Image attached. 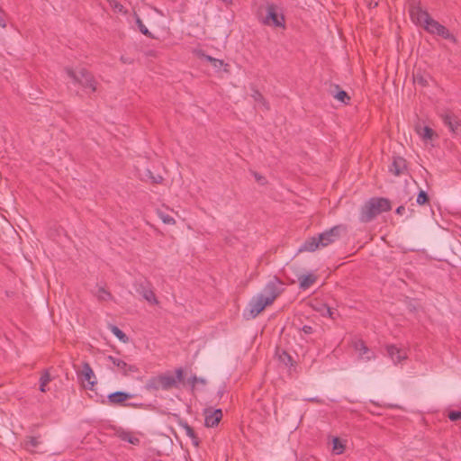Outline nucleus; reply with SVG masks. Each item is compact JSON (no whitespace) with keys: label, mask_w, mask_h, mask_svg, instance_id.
<instances>
[{"label":"nucleus","mask_w":461,"mask_h":461,"mask_svg":"<svg viewBox=\"0 0 461 461\" xmlns=\"http://www.w3.org/2000/svg\"><path fill=\"white\" fill-rule=\"evenodd\" d=\"M335 98L343 104H347L349 101V96L344 90H339L336 95Z\"/></svg>","instance_id":"7c9ffc66"},{"label":"nucleus","mask_w":461,"mask_h":461,"mask_svg":"<svg viewBox=\"0 0 461 461\" xmlns=\"http://www.w3.org/2000/svg\"><path fill=\"white\" fill-rule=\"evenodd\" d=\"M175 373L176 376L170 374H162L151 377L148 380L146 388L149 391H168L172 388L177 387L178 384L182 382L184 378V372L182 368H176Z\"/></svg>","instance_id":"20e7f679"},{"label":"nucleus","mask_w":461,"mask_h":461,"mask_svg":"<svg viewBox=\"0 0 461 461\" xmlns=\"http://www.w3.org/2000/svg\"><path fill=\"white\" fill-rule=\"evenodd\" d=\"M157 215L165 224L174 225L176 223V221L173 217H171L170 215H168L160 209L157 210Z\"/></svg>","instance_id":"b1692460"},{"label":"nucleus","mask_w":461,"mask_h":461,"mask_svg":"<svg viewBox=\"0 0 461 461\" xmlns=\"http://www.w3.org/2000/svg\"><path fill=\"white\" fill-rule=\"evenodd\" d=\"M142 297L150 304H158L153 290H140Z\"/></svg>","instance_id":"6ab92c4d"},{"label":"nucleus","mask_w":461,"mask_h":461,"mask_svg":"<svg viewBox=\"0 0 461 461\" xmlns=\"http://www.w3.org/2000/svg\"><path fill=\"white\" fill-rule=\"evenodd\" d=\"M52 380L51 375L49 370H44L40 377V391L41 393H46L48 391L47 385Z\"/></svg>","instance_id":"f3484780"},{"label":"nucleus","mask_w":461,"mask_h":461,"mask_svg":"<svg viewBox=\"0 0 461 461\" xmlns=\"http://www.w3.org/2000/svg\"><path fill=\"white\" fill-rule=\"evenodd\" d=\"M146 176H149L151 182L155 184H159L163 180V177L161 176H153L150 170H147Z\"/></svg>","instance_id":"473e14b6"},{"label":"nucleus","mask_w":461,"mask_h":461,"mask_svg":"<svg viewBox=\"0 0 461 461\" xmlns=\"http://www.w3.org/2000/svg\"><path fill=\"white\" fill-rule=\"evenodd\" d=\"M262 23L269 26L285 28V17L277 13V6L274 4H267V15Z\"/></svg>","instance_id":"0eeeda50"},{"label":"nucleus","mask_w":461,"mask_h":461,"mask_svg":"<svg viewBox=\"0 0 461 461\" xmlns=\"http://www.w3.org/2000/svg\"><path fill=\"white\" fill-rule=\"evenodd\" d=\"M122 5L117 6V9H119L120 11L122 10Z\"/></svg>","instance_id":"a18cd8bd"},{"label":"nucleus","mask_w":461,"mask_h":461,"mask_svg":"<svg viewBox=\"0 0 461 461\" xmlns=\"http://www.w3.org/2000/svg\"><path fill=\"white\" fill-rule=\"evenodd\" d=\"M122 5L117 6V9H119L120 11L122 10Z\"/></svg>","instance_id":"c03bdc74"},{"label":"nucleus","mask_w":461,"mask_h":461,"mask_svg":"<svg viewBox=\"0 0 461 461\" xmlns=\"http://www.w3.org/2000/svg\"><path fill=\"white\" fill-rule=\"evenodd\" d=\"M40 444V440L36 437H29L27 440L25 441V447L28 450H32L33 448L37 447Z\"/></svg>","instance_id":"cd10ccee"},{"label":"nucleus","mask_w":461,"mask_h":461,"mask_svg":"<svg viewBox=\"0 0 461 461\" xmlns=\"http://www.w3.org/2000/svg\"><path fill=\"white\" fill-rule=\"evenodd\" d=\"M405 212V207H404V206H402V205L399 206V207L396 209V213H397V214L402 215V214H403V212Z\"/></svg>","instance_id":"4c0bfd02"},{"label":"nucleus","mask_w":461,"mask_h":461,"mask_svg":"<svg viewBox=\"0 0 461 461\" xmlns=\"http://www.w3.org/2000/svg\"><path fill=\"white\" fill-rule=\"evenodd\" d=\"M78 376L83 380L87 382V388L89 390H93L94 386L97 384L96 376L87 362H84L82 364V368L78 373Z\"/></svg>","instance_id":"9d476101"},{"label":"nucleus","mask_w":461,"mask_h":461,"mask_svg":"<svg viewBox=\"0 0 461 461\" xmlns=\"http://www.w3.org/2000/svg\"><path fill=\"white\" fill-rule=\"evenodd\" d=\"M121 59L123 61V62H127L126 61V59H124L123 57L121 58Z\"/></svg>","instance_id":"37998d69"},{"label":"nucleus","mask_w":461,"mask_h":461,"mask_svg":"<svg viewBox=\"0 0 461 461\" xmlns=\"http://www.w3.org/2000/svg\"><path fill=\"white\" fill-rule=\"evenodd\" d=\"M352 347L357 352L362 359L369 361L375 357V355L370 352V349L366 346L362 339H355L352 341Z\"/></svg>","instance_id":"ddd939ff"},{"label":"nucleus","mask_w":461,"mask_h":461,"mask_svg":"<svg viewBox=\"0 0 461 461\" xmlns=\"http://www.w3.org/2000/svg\"><path fill=\"white\" fill-rule=\"evenodd\" d=\"M203 57L204 58V59L209 61L216 69H220L223 66L228 67V65L225 64L224 61L221 59H215L209 55H204V54L203 55Z\"/></svg>","instance_id":"393cba45"},{"label":"nucleus","mask_w":461,"mask_h":461,"mask_svg":"<svg viewBox=\"0 0 461 461\" xmlns=\"http://www.w3.org/2000/svg\"><path fill=\"white\" fill-rule=\"evenodd\" d=\"M307 401L317 402V403H321L322 402V400L319 399L318 397L309 398V399H307Z\"/></svg>","instance_id":"58836bf2"},{"label":"nucleus","mask_w":461,"mask_h":461,"mask_svg":"<svg viewBox=\"0 0 461 461\" xmlns=\"http://www.w3.org/2000/svg\"><path fill=\"white\" fill-rule=\"evenodd\" d=\"M280 294L279 290H265L254 295L242 312L245 320L258 317L267 306L271 305Z\"/></svg>","instance_id":"f03ea898"},{"label":"nucleus","mask_w":461,"mask_h":461,"mask_svg":"<svg viewBox=\"0 0 461 461\" xmlns=\"http://www.w3.org/2000/svg\"><path fill=\"white\" fill-rule=\"evenodd\" d=\"M415 310H416L415 306H411V311H415Z\"/></svg>","instance_id":"79ce46f5"},{"label":"nucleus","mask_w":461,"mask_h":461,"mask_svg":"<svg viewBox=\"0 0 461 461\" xmlns=\"http://www.w3.org/2000/svg\"><path fill=\"white\" fill-rule=\"evenodd\" d=\"M251 97L258 104L263 106L266 110L269 109L267 103L258 90H253Z\"/></svg>","instance_id":"aec40b11"},{"label":"nucleus","mask_w":461,"mask_h":461,"mask_svg":"<svg viewBox=\"0 0 461 461\" xmlns=\"http://www.w3.org/2000/svg\"><path fill=\"white\" fill-rule=\"evenodd\" d=\"M448 419L452 421H456L461 420V411H452L447 415Z\"/></svg>","instance_id":"72a5a7b5"},{"label":"nucleus","mask_w":461,"mask_h":461,"mask_svg":"<svg viewBox=\"0 0 461 461\" xmlns=\"http://www.w3.org/2000/svg\"><path fill=\"white\" fill-rule=\"evenodd\" d=\"M444 124L449 131L456 135L461 134V122L458 118L450 112H446L440 115Z\"/></svg>","instance_id":"1a4fd4ad"},{"label":"nucleus","mask_w":461,"mask_h":461,"mask_svg":"<svg viewBox=\"0 0 461 461\" xmlns=\"http://www.w3.org/2000/svg\"><path fill=\"white\" fill-rule=\"evenodd\" d=\"M255 177L258 181H261L263 177L261 176H258L257 173H255Z\"/></svg>","instance_id":"a19ab883"},{"label":"nucleus","mask_w":461,"mask_h":461,"mask_svg":"<svg viewBox=\"0 0 461 461\" xmlns=\"http://www.w3.org/2000/svg\"><path fill=\"white\" fill-rule=\"evenodd\" d=\"M303 332H304V333H306V334H310V333H312V328L311 326L304 325V326L303 327Z\"/></svg>","instance_id":"e433bc0d"},{"label":"nucleus","mask_w":461,"mask_h":461,"mask_svg":"<svg viewBox=\"0 0 461 461\" xmlns=\"http://www.w3.org/2000/svg\"><path fill=\"white\" fill-rule=\"evenodd\" d=\"M391 209V203L388 199L383 197L370 198L361 207L359 221L364 223L370 222L380 213Z\"/></svg>","instance_id":"7ed1b4c3"},{"label":"nucleus","mask_w":461,"mask_h":461,"mask_svg":"<svg viewBox=\"0 0 461 461\" xmlns=\"http://www.w3.org/2000/svg\"><path fill=\"white\" fill-rule=\"evenodd\" d=\"M120 438L123 441L129 442L132 445H139L140 439L131 432L123 431L119 435Z\"/></svg>","instance_id":"4be33fe9"},{"label":"nucleus","mask_w":461,"mask_h":461,"mask_svg":"<svg viewBox=\"0 0 461 461\" xmlns=\"http://www.w3.org/2000/svg\"><path fill=\"white\" fill-rule=\"evenodd\" d=\"M204 425L207 428H213L219 424L222 419V411L221 409L206 408L203 411Z\"/></svg>","instance_id":"6e6552de"},{"label":"nucleus","mask_w":461,"mask_h":461,"mask_svg":"<svg viewBox=\"0 0 461 461\" xmlns=\"http://www.w3.org/2000/svg\"><path fill=\"white\" fill-rule=\"evenodd\" d=\"M107 360L110 361L113 365L116 366L120 370H122L124 373L127 372L128 364L115 357L108 356Z\"/></svg>","instance_id":"412c9836"},{"label":"nucleus","mask_w":461,"mask_h":461,"mask_svg":"<svg viewBox=\"0 0 461 461\" xmlns=\"http://www.w3.org/2000/svg\"><path fill=\"white\" fill-rule=\"evenodd\" d=\"M386 351L388 357L392 359L394 364L401 363L402 360L406 359L408 355L407 351L403 348H400L395 345H388L386 346Z\"/></svg>","instance_id":"f8f14e48"},{"label":"nucleus","mask_w":461,"mask_h":461,"mask_svg":"<svg viewBox=\"0 0 461 461\" xmlns=\"http://www.w3.org/2000/svg\"><path fill=\"white\" fill-rule=\"evenodd\" d=\"M412 21L421 26L427 32L456 42V37L447 28L434 20L429 14L420 5H412L410 9Z\"/></svg>","instance_id":"f257e3e1"},{"label":"nucleus","mask_w":461,"mask_h":461,"mask_svg":"<svg viewBox=\"0 0 461 461\" xmlns=\"http://www.w3.org/2000/svg\"><path fill=\"white\" fill-rule=\"evenodd\" d=\"M405 169L406 161L404 158L401 157L394 158L389 167L390 172L393 173L394 176L402 175Z\"/></svg>","instance_id":"2eb2a0df"},{"label":"nucleus","mask_w":461,"mask_h":461,"mask_svg":"<svg viewBox=\"0 0 461 461\" xmlns=\"http://www.w3.org/2000/svg\"><path fill=\"white\" fill-rule=\"evenodd\" d=\"M188 383L192 385V387H194L196 383H201V384H204L205 381L204 379L203 378H199L195 375L192 376L189 380H188Z\"/></svg>","instance_id":"f704fd0d"},{"label":"nucleus","mask_w":461,"mask_h":461,"mask_svg":"<svg viewBox=\"0 0 461 461\" xmlns=\"http://www.w3.org/2000/svg\"><path fill=\"white\" fill-rule=\"evenodd\" d=\"M66 72L73 82L79 84L82 87L92 93L96 91L97 82L93 75L86 69H72L70 68H66Z\"/></svg>","instance_id":"423d86ee"},{"label":"nucleus","mask_w":461,"mask_h":461,"mask_svg":"<svg viewBox=\"0 0 461 461\" xmlns=\"http://www.w3.org/2000/svg\"><path fill=\"white\" fill-rule=\"evenodd\" d=\"M419 134L421 136L423 140H428L433 138L435 132L431 128L425 126L419 131Z\"/></svg>","instance_id":"bb28decb"},{"label":"nucleus","mask_w":461,"mask_h":461,"mask_svg":"<svg viewBox=\"0 0 461 461\" xmlns=\"http://www.w3.org/2000/svg\"><path fill=\"white\" fill-rule=\"evenodd\" d=\"M429 77L428 75L421 74L417 72L413 75V81L415 84L420 85L421 86H426L429 83Z\"/></svg>","instance_id":"5701e85b"},{"label":"nucleus","mask_w":461,"mask_h":461,"mask_svg":"<svg viewBox=\"0 0 461 461\" xmlns=\"http://www.w3.org/2000/svg\"><path fill=\"white\" fill-rule=\"evenodd\" d=\"M180 426L182 427V429L185 432L186 436L191 438L193 445L194 447H198L200 441H199V439H198V438H197L194 429L191 426H189L186 422H181Z\"/></svg>","instance_id":"dca6fc26"},{"label":"nucleus","mask_w":461,"mask_h":461,"mask_svg":"<svg viewBox=\"0 0 461 461\" xmlns=\"http://www.w3.org/2000/svg\"><path fill=\"white\" fill-rule=\"evenodd\" d=\"M132 395L131 393L122 392V391H117L114 393H112L108 394L107 396V402L110 405H124L128 407L135 406L132 403H124L127 400L131 399Z\"/></svg>","instance_id":"9b49d317"},{"label":"nucleus","mask_w":461,"mask_h":461,"mask_svg":"<svg viewBox=\"0 0 461 461\" xmlns=\"http://www.w3.org/2000/svg\"><path fill=\"white\" fill-rule=\"evenodd\" d=\"M326 311H327V313L329 314V316H330V318L334 319V316H333L334 312H333V311H332L330 307H328V308L326 309Z\"/></svg>","instance_id":"ea45409f"},{"label":"nucleus","mask_w":461,"mask_h":461,"mask_svg":"<svg viewBox=\"0 0 461 461\" xmlns=\"http://www.w3.org/2000/svg\"><path fill=\"white\" fill-rule=\"evenodd\" d=\"M135 22H136V24L140 30V32L149 37V38H153L151 32L148 30V28L144 25L143 22L141 21V19L139 17V15L135 14Z\"/></svg>","instance_id":"a878e982"},{"label":"nucleus","mask_w":461,"mask_h":461,"mask_svg":"<svg viewBox=\"0 0 461 461\" xmlns=\"http://www.w3.org/2000/svg\"><path fill=\"white\" fill-rule=\"evenodd\" d=\"M4 11L2 10V8L0 7V26L2 28H5L6 27V22H5V19L4 18Z\"/></svg>","instance_id":"c9c22d12"},{"label":"nucleus","mask_w":461,"mask_h":461,"mask_svg":"<svg viewBox=\"0 0 461 461\" xmlns=\"http://www.w3.org/2000/svg\"><path fill=\"white\" fill-rule=\"evenodd\" d=\"M317 281V276L312 272L302 273L297 275L296 282L301 288H308L314 285Z\"/></svg>","instance_id":"4468645a"},{"label":"nucleus","mask_w":461,"mask_h":461,"mask_svg":"<svg viewBox=\"0 0 461 461\" xmlns=\"http://www.w3.org/2000/svg\"><path fill=\"white\" fill-rule=\"evenodd\" d=\"M342 230L344 228L340 225L334 226L329 230L321 233L318 237H312L305 240L300 250L314 251L319 248L327 247L339 238Z\"/></svg>","instance_id":"39448f33"},{"label":"nucleus","mask_w":461,"mask_h":461,"mask_svg":"<svg viewBox=\"0 0 461 461\" xmlns=\"http://www.w3.org/2000/svg\"><path fill=\"white\" fill-rule=\"evenodd\" d=\"M428 202H429L428 194L425 191L420 190V193L418 194V196H417V199H416V203L419 205H423V204H425Z\"/></svg>","instance_id":"c756f323"},{"label":"nucleus","mask_w":461,"mask_h":461,"mask_svg":"<svg viewBox=\"0 0 461 461\" xmlns=\"http://www.w3.org/2000/svg\"><path fill=\"white\" fill-rule=\"evenodd\" d=\"M95 296H96L100 301H107L112 297L109 290H96Z\"/></svg>","instance_id":"c85d7f7f"},{"label":"nucleus","mask_w":461,"mask_h":461,"mask_svg":"<svg viewBox=\"0 0 461 461\" xmlns=\"http://www.w3.org/2000/svg\"><path fill=\"white\" fill-rule=\"evenodd\" d=\"M333 443V451L336 452V454H341L344 450V446L340 443L339 439L338 438H334L332 440Z\"/></svg>","instance_id":"2f4dec72"},{"label":"nucleus","mask_w":461,"mask_h":461,"mask_svg":"<svg viewBox=\"0 0 461 461\" xmlns=\"http://www.w3.org/2000/svg\"><path fill=\"white\" fill-rule=\"evenodd\" d=\"M108 329L120 341L123 343H127L129 341L128 336L117 326L110 324Z\"/></svg>","instance_id":"a211bd4d"}]
</instances>
